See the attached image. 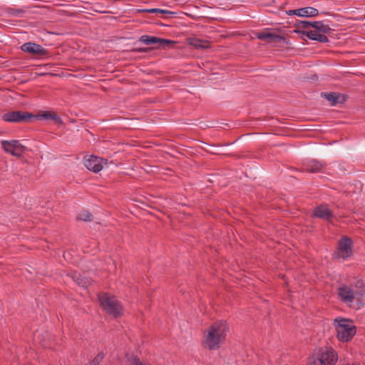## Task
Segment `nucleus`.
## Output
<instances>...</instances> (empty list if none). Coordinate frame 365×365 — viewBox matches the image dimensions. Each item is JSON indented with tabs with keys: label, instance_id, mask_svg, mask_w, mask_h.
<instances>
[{
	"label": "nucleus",
	"instance_id": "obj_1",
	"mask_svg": "<svg viewBox=\"0 0 365 365\" xmlns=\"http://www.w3.org/2000/svg\"><path fill=\"white\" fill-rule=\"evenodd\" d=\"M229 327L226 322L219 320L213 323L207 329L202 346L208 350H217L225 341Z\"/></svg>",
	"mask_w": 365,
	"mask_h": 365
},
{
	"label": "nucleus",
	"instance_id": "obj_2",
	"mask_svg": "<svg viewBox=\"0 0 365 365\" xmlns=\"http://www.w3.org/2000/svg\"><path fill=\"white\" fill-rule=\"evenodd\" d=\"M337 359V353L328 346L315 349L308 359L309 365H334Z\"/></svg>",
	"mask_w": 365,
	"mask_h": 365
},
{
	"label": "nucleus",
	"instance_id": "obj_3",
	"mask_svg": "<svg viewBox=\"0 0 365 365\" xmlns=\"http://www.w3.org/2000/svg\"><path fill=\"white\" fill-rule=\"evenodd\" d=\"M98 300L103 310L113 318H119L123 314V306L114 296L110 297L107 293L102 292L98 294Z\"/></svg>",
	"mask_w": 365,
	"mask_h": 365
},
{
	"label": "nucleus",
	"instance_id": "obj_4",
	"mask_svg": "<svg viewBox=\"0 0 365 365\" xmlns=\"http://www.w3.org/2000/svg\"><path fill=\"white\" fill-rule=\"evenodd\" d=\"M314 31H304L301 29H294V32L297 34H300L303 36H307L308 38L317 41L320 43H327L329 42V38L326 36V34H329L333 31L329 25L324 24L323 21H315L314 24Z\"/></svg>",
	"mask_w": 365,
	"mask_h": 365
},
{
	"label": "nucleus",
	"instance_id": "obj_5",
	"mask_svg": "<svg viewBox=\"0 0 365 365\" xmlns=\"http://www.w3.org/2000/svg\"><path fill=\"white\" fill-rule=\"evenodd\" d=\"M334 322L336 331V336L339 341L342 342L350 341L356 332V327L351 320L346 318L336 319Z\"/></svg>",
	"mask_w": 365,
	"mask_h": 365
},
{
	"label": "nucleus",
	"instance_id": "obj_6",
	"mask_svg": "<svg viewBox=\"0 0 365 365\" xmlns=\"http://www.w3.org/2000/svg\"><path fill=\"white\" fill-rule=\"evenodd\" d=\"M1 118L8 123H29L34 120V114L24 110H12L4 113Z\"/></svg>",
	"mask_w": 365,
	"mask_h": 365
},
{
	"label": "nucleus",
	"instance_id": "obj_7",
	"mask_svg": "<svg viewBox=\"0 0 365 365\" xmlns=\"http://www.w3.org/2000/svg\"><path fill=\"white\" fill-rule=\"evenodd\" d=\"M352 246V240L347 236H343L338 242L337 250L334 254V257L345 259L351 257L353 254Z\"/></svg>",
	"mask_w": 365,
	"mask_h": 365
},
{
	"label": "nucleus",
	"instance_id": "obj_8",
	"mask_svg": "<svg viewBox=\"0 0 365 365\" xmlns=\"http://www.w3.org/2000/svg\"><path fill=\"white\" fill-rule=\"evenodd\" d=\"M146 45L158 44V48H166L173 46L176 42L172 40L159 38L149 35H143L139 40Z\"/></svg>",
	"mask_w": 365,
	"mask_h": 365
},
{
	"label": "nucleus",
	"instance_id": "obj_9",
	"mask_svg": "<svg viewBox=\"0 0 365 365\" xmlns=\"http://www.w3.org/2000/svg\"><path fill=\"white\" fill-rule=\"evenodd\" d=\"M2 148L8 153L14 156L20 157L25 153L26 148L21 145L19 140H2Z\"/></svg>",
	"mask_w": 365,
	"mask_h": 365
},
{
	"label": "nucleus",
	"instance_id": "obj_10",
	"mask_svg": "<svg viewBox=\"0 0 365 365\" xmlns=\"http://www.w3.org/2000/svg\"><path fill=\"white\" fill-rule=\"evenodd\" d=\"M312 217H317L329 222H332L334 216L332 211L328 207L327 204L317 206L312 214Z\"/></svg>",
	"mask_w": 365,
	"mask_h": 365
},
{
	"label": "nucleus",
	"instance_id": "obj_11",
	"mask_svg": "<svg viewBox=\"0 0 365 365\" xmlns=\"http://www.w3.org/2000/svg\"><path fill=\"white\" fill-rule=\"evenodd\" d=\"M21 49L24 52L36 56H48L49 55V52L47 49L43 48L41 45L33 42L24 43L21 46Z\"/></svg>",
	"mask_w": 365,
	"mask_h": 365
},
{
	"label": "nucleus",
	"instance_id": "obj_12",
	"mask_svg": "<svg viewBox=\"0 0 365 365\" xmlns=\"http://www.w3.org/2000/svg\"><path fill=\"white\" fill-rule=\"evenodd\" d=\"M256 37L261 41H267L269 43H289V40L286 37L267 31L258 32L256 34Z\"/></svg>",
	"mask_w": 365,
	"mask_h": 365
},
{
	"label": "nucleus",
	"instance_id": "obj_13",
	"mask_svg": "<svg viewBox=\"0 0 365 365\" xmlns=\"http://www.w3.org/2000/svg\"><path fill=\"white\" fill-rule=\"evenodd\" d=\"M103 161L106 163L107 160H104L103 158L91 155L89 158L85 160L84 165L89 170H91L94 173H98L103 168L102 163Z\"/></svg>",
	"mask_w": 365,
	"mask_h": 365
},
{
	"label": "nucleus",
	"instance_id": "obj_14",
	"mask_svg": "<svg viewBox=\"0 0 365 365\" xmlns=\"http://www.w3.org/2000/svg\"><path fill=\"white\" fill-rule=\"evenodd\" d=\"M286 13L289 16L297 15L301 17H314L319 15V11L317 9L310 6L288 10Z\"/></svg>",
	"mask_w": 365,
	"mask_h": 365
},
{
	"label": "nucleus",
	"instance_id": "obj_15",
	"mask_svg": "<svg viewBox=\"0 0 365 365\" xmlns=\"http://www.w3.org/2000/svg\"><path fill=\"white\" fill-rule=\"evenodd\" d=\"M34 120H51L57 125H63V122L61 118L55 112L51 110H46L43 112H38L37 114H34Z\"/></svg>",
	"mask_w": 365,
	"mask_h": 365
},
{
	"label": "nucleus",
	"instance_id": "obj_16",
	"mask_svg": "<svg viewBox=\"0 0 365 365\" xmlns=\"http://www.w3.org/2000/svg\"><path fill=\"white\" fill-rule=\"evenodd\" d=\"M354 299L360 306H365V284L362 280H358L355 283Z\"/></svg>",
	"mask_w": 365,
	"mask_h": 365
},
{
	"label": "nucleus",
	"instance_id": "obj_17",
	"mask_svg": "<svg viewBox=\"0 0 365 365\" xmlns=\"http://www.w3.org/2000/svg\"><path fill=\"white\" fill-rule=\"evenodd\" d=\"M338 295L343 302H353L354 300V290L346 285L338 288Z\"/></svg>",
	"mask_w": 365,
	"mask_h": 365
},
{
	"label": "nucleus",
	"instance_id": "obj_18",
	"mask_svg": "<svg viewBox=\"0 0 365 365\" xmlns=\"http://www.w3.org/2000/svg\"><path fill=\"white\" fill-rule=\"evenodd\" d=\"M321 95L329 101L332 106H335L337 103H343L346 101V96L339 93H322Z\"/></svg>",
	"mask_w": 365,
	"mask_h": 365
},
{
	"label": "nucleus",
	"instance_id": "obj_19",
	"mask_svg": "<svg viewBox=\"0 0 365 365\" xmlns=\"http://www.w3.org/2000/svg\"><path fill=\"white\" fill-rule=\"evenodd\" d=\"M187 43L196 49L208 48L210 46V42L206 40H202L195 37H190L187 39Z\"/></svg>",
	"mask_w": 365,
	"mask_h": 365
},
{
	"label": "nucleus",
	"instance_id": "obj_20",
	"mask_svg": "<svg viewBox=\"0 0 365 365\" xmlns=\"http://www.w3.org/2000/svg\"><path fill=\"white\" fill-rule=\"evenodd\" d=\"M72 278L73 281L80 287L86 288L91 283V279L80 273L74 272L72 274Z\"/></svg>",
	"mask_w": 365,
	"mask_h": 365
},
{
	"label": "nucleus",
	"instance_id": "obj_21",
	"mask_svg": "<svg viewBox=\"0 0 365 365\" xmlns=\"http://www.w3.org/2000/svg\"><path fill=\"white\" fill-rule=\"evenodd\" d=\"M137 13L161 14H175V12L161 9H137Z\"/></svg>",
	"mask_w": 365,
	"mask_h": 365
},
{
	"label": "nucleus",
	"instance_id": "obj_22",
	"mask_svg": "<svg viewBox=\"0 0 365 365\" xmlns=\"http://www.w3.org/2000/svg\"><path fill=\"white\" fill-rule=\"evenodd\" d=\"M324 164L319 161L313 160L312 163L308 166L307 170L309 173H317L319 172L324 167Z\"/></svg>",
	"mask_w": 365,
	"mask_h": 365
},
{
	"label": "nucleus",
	"instance_id": "obj_23",
	"mask_svg": "<svg viewBox=\"0 0 365 365\" xmlns=\"http://www.w3.org/2000/svg\"><path fill=\"white\" fill-rule=\"evenodd\" d=\"M314 24H315V21H299L297 24H295V26L298 27L297 29H299V28L302 29H308L309 27H312L314 29Z\"/></svg>",
	"mask_w": 365,
	"mask_h": 365
},
{
	"label": "nucleus",
	"instance_id": "obj_24",
	"mask_svg": "<svg viewBox=\"0 0 365 365\" xmlns=\"http://www.w3.org/2000/svg\"><path fill=\"white\" fill-rule=\"evenodd\" d=\"M78 219L86 222H90L93 219V215L88 211L84 210L78 215Z\"/></svg>",
	"mask_w": 365,
	"mask_h": 365
},
{
	"label": "nucleus",
	"instance_id": "obj_25",
	"mask_svg": "<svg viewBox=\"0 0 365 365\" xmlns=\"http://www.w3.org/2000/svg\"><path fill=\"white\" fill-rule=\"evenodd\" d=\"M202 143L204 145H209L208 143L203 142V141H202ZM217 146H218V145H210V147H211L212 149L208 150L205 148H202V149L208 153H211L213 155H218V154H220V153L215 148Z\"/></svg>",
	"mask_w": 365,
	"mask_h": 365
},
{
	"label": "nucleus",
	"instance_id": "obj_26",
	"mask_svg": "<svg viewBox=\"0 0 365 365\" xmlns=\"http://www.w3.org/2000/svg\"><path fill=\"white\" fill-rule=\"evenodd\" d=\"M104 358V354L103 352L98 353L96 356L92 361V365H98L100 362L102 361Z\"/></svg>",
	"mask_w": 365,
	"mask_h": 365
},
{
	"label": "nucleus",
	"instance_id": "obj_27",
	"mask_svg": "<svg viewBox=\"0 0 365 365\" xmlns=\"http://www.w3.org/2000/svg\"><path fill=\"white\" fill-rule=\"evenodd\" d=\"M24 12V11L22 9H8V14L11 15H19L23 14Z\"/></svg>",
	"mask_w": 365,
	"mask_h": 365
},
{
	"label": "nucleus",
	"instance_id": "obj_28",
	"mask_svg": "<svg viewBox=\"0 0 365 365\" xmlns=\"http://www.w3.org/2000/svg\"><path fill=\"white\" fill-rule=\"evenodd\" d=\"M148 51V48H134L132 50L133 52H147Z\"/></svg>",
	"mask_w": 365,
	"mask_h": 365
},
{
	"label": "nucleus",
	"instance_id": "obj_29",
	"mask_svg": "<svg viewBox=\"0 0 365 365\" xmlns=\"http://www.w3.org/2000/svg\"><path fill=\"white\" fill-rule=\"evenodd\" d=\"M322 14H326V15H329V16H334V14H331L329 12L323 11Z\"/></svg>",
	"mask_w": 365,
	"mask_h": 365
}]
</instances>
